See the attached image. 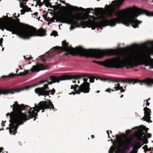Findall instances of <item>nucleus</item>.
<instances>
[{
	"label": "nucleus",
	"mask_w": 153,
	"mask_h": 153,
	"mask_svg": "<svg viewBox=\"0 0 153 153\" xmlns=\"http://www.w3.org/2000/svg\"><path fill=\"white\" fill-rule=\"evenodd\" d=\"M62 47L56 46L53 47L51 50L59 53L65 51L73 54H78L81 56L96 58L103 56L105 54H112L115 52V51L113 50L97 51L92 49H86L81 46L76 47L75 49L71 45L69 46V43L66 42L65 40L62 41Z\"/></svg>",
	"instance_id": "f257e3e1"
},
{
	"label": "nucleus",
	"mask_w": 153,
	"mask_h": 153,
	"mask_svg": "<svg viewBox=\"0 0 153 153\" xmlns=\"http://www.w3.org/2000/svg\"><path fill=\"white\" fill-rule=\"evenodd\" d=\"M0 29L3 31L4 29L10 32L12 34H16L24 39H29L30 37L44 36L46 35V30L41 28L37 30L32 26H30L26 28H20L17 27L15 23H12L7 20H3L0 25Z\"/></svg>",
	"instance_id": "f03ea898"
},
{
	"label": "nucleus",
	"mask_w": 153,
	"mask_h": 153,
	"mask_svg": "<svg viewBox=\"0 0 153 153\" xmlns=\"http://www.w3.org/2000/svg\"><path fill=\"white\" fill-rule=\"evenodd\" d=\"M138 16H139V14L137 15L135 14L127 16L124 13L118 11L115 15V16H117V18H113L110 20L106 19L98 22H95V24L97 27L102 29V27L106 26H113L117 23H122L127 26H129L131 24L132 27L135 28L138 27L139 24L142 22L136 19Z\"/></svg>",
	"instance_id": "7ed1b4c3"
},
{
	"label": "nucleus",
	"mask_w": 153,
	"mask_h": 153,
	"mask_svg": "<svg viewBox=\"0 0 153 153\" xmlns=\"http://www.w3.org/2000/svg\"><path fill=\"white\" fill-rule=\"evenodd\" d=\"M10 107L13 108V110L16 112L13 117H11V119L12 120H11L12 123L10 124V126H13L15 123L21 125L27 120L34 118L35 108H33V110L31 111L32 108L30 106L25 105L23 104L19 105L17 101L14 102V104L10 105Z\"/></svg>",
	"instance_id": "20e7f679"
},
{
	"label": "nucleus",
	"mask_w": 153,
	"mask_h": 153,
	"mask_svg": "<svg viewBox=\"0 0 153 153\" xmlns=\"http://www.w3.org/2000/svg\"><path fill=\"white\" fill-rule=\"evenodd\" d=\"M59 21L62 23H66L71 25V30H72L76 27H79L83 23L87 26L90 27L92 25V21L88 19L87 17H83L80 15H68L66 14L62 15L59 17Z\"/></svg>",
	"instance_id": "39448f33"
},
{
	"label": "nucleus",
	"mask_w": 153,
	"mask_h": 153,
	"mask_svg": "<svg viewBox=\"0 0 153 153\" xmlns=\"http://www.w3.org/2000/svg\"><path fill=\"white\" fill-rule=\"evenodd\" d=\"M123 52L120 53V56L122 57L123 61V68L126 67L127 69L132 68L134 66L138 65H145V66L150 65L153 63V59L151 57H148V59L141 61H133V58L131 55L125 51L124 48H122Z\"/></svg>",
	"instance_id": "423d86ee"
},
{
	"label": "nucleus",
	"mask_w": 153,
	"mask_h": 153,
	"mask_svg": "<svg viewBox=\"0 0 153 153\" xmlns=\"http://www.w3.org/2000/svg\"><path fill=\"white\" fill-rule=\"evenodd\" d=\"M98 51L100 50H96ZM122 50V49H121ZM107 50H100V51H106ZM109 50H113L115 51V52L114 53L111 54H105L103 56L100 57V58L103 57L106 55H116L119 56L117 57L113 58L111 59H106L104 61L98 62L95 60L93 61L94 63H96L98 64L104 66L105 67L108 68H115L117 69L119 68H123V60L121 59L120 58L122 57L120 56V53L123 52V51L121 50V51L119 52L118 51L116 50L110 49Z\"/></svg>",
	"instance_id": "0eeeda50"
},
{
	"label": "nucleus",
	"mask_w": 153,
	"mask_h": 153,
	"mask_svg": "<svg viewBox=\"0 0 153 153\" xmlns=\"http://www.w3.org/2000/svg\"><path fill=\"white\" fill-rule=\"evenodd\" d=\"M51 76L58 78L60 77V76L56 77L55 76H49L48 78H47V79L41 80L39 82L38 84L30 86L31 87H33L36 85L45 84L43 87H39L35 89V92L38 96H44L45 97L47 96H49V94L47 90V89H49L48 85H51L53 83H55V82H53L56 81L55 80H54L51 77Z\"/></svg>",
	"instance_id": "6e6552de"
},
{
	"label": "nucleus",
	"mask_w": 153,
	"mask_h": 153,
	"mask_svg": "<svg viewBox=\"0 0 153 153\" xmlns=\"http://www.w3.org/2000/svg\"><path fill=\"white\" fill-rule=\"evenodd\" d=\"M45 69V66L42 64H38L36 65H34L32 68L30 70H25L24 72H20L19 74H14L11 73L8 76L3 75L0 78V81L2 82L4 80L10 79L13 78L16 76H23L28 74H30L35 71L38 72L42 70Z\"/></svg>",
	"instance_id": "1a4fd4ad"
},
{
	"label": "nucleus",
	"mask_w": 153,
	"mask_h": 153,
	"mask_svg": "<svg viewBox=\"0 0 153 153\" xmlns=\"http://www.w3.org/2000/svg\"><path fill=\"white\" fill-rule=\"evenodd\" d=\"M113 82H118L123 83H128L129 84L132 83L134 84L135 83H140L141 85L143 84H146L148 85H151L153 84V79L147 78L142 80L138 79H128L125 78H114L111 79Z\"/></svg>",
	"instance_id": "9d476101"
},
{
	"label": "nucleus",
	"mask_w": 153,
	"mask_h": 153,
	"mask_svg": "<svg viewBox=\"0 0 153 153\" xmlns=\"http://www.w3.org/2000/svg\"><path fill=\"white\" fill-rule=\"evenodd\" d=\"M53 79L55 80L56 81L53 82H59L60 81L63 80L67 79H74V80H77L80 79L82 77H84L83 79V81L86 84H90L89 82H87L88 79L90 78V76L88 75L83 74L82 76L79 75H63L60 76L58 78L55 77L51 76V77Z\"/></svg>",
	"instance_id": "9b49d317"
},
{
	"label": "nucleus",
	"mask_w": 153,
	"mask_h": 153,
	"mask_svg": "<svg viewBox=\"0 0 153 153\" xmlns=\"http://www.w3.org/2000/svg\"><path fill=\"white\" fill-rule=\"evenodd\" d=\"M133 58V61H143L148 59V57H151V55H153V51L149 52L146 54L143 52H138L134 54H131Z\"/></svg>",
	"instance_id": "f8f14e48"
},
{
	"label": "nucleus",
	"mask_w": 153,
	"mask_h": 153,
	"mask_svg": "<svg viewBox=\"0 0 153 153\" xmlns=\"http://www.w3.org/2000/svg\"><path fill=\"white\" fill-rule=\"evenodd\" d=\"M13 112L11 113L10 114L8 113L6 115V116H10V123L9 125L10 127L7 128V129H9V132H10V134L14 135L16 133H17V130L18 127L19 126V125H18V123H15L13 124V126L10 125V124L11 123H12V121H11V120H12V119H11V117H13L16 113L15 112H14L13 110Z\"/></svg>",
	"instance_id": "ddd939ff"
},
{
	"label": "nucleus",
	"mask_w": 153,
	"mask_h": 153,
	"mask_svg": "<svg viewBox=\"0 0 153 153\" xmlns=\"http://www.w3.org/2000/svg\"><path fill=\"white\" fill-rule=\"evenodd\" d=\"M46 103L47 102H44V101H43L40 102L38 105H37L36 104H35V107L34 108H35L36 109L34 110L35 114L34 116V118H35L34 120H35V118L38 116L37 113L39 112L40 110H44L49 108V106L46 104Z\"/></svg>",
	"instance_id": "4468645a"
},
{
	"label": "nucleus",
	"mask_w": 153,
	"mask_h": 153,
	"mask_svg": "<svg viewBox=\"0 0 153 153\" xmlns=\"http://www.w3.org/2000/svg\"><path fill=\"white\" fill-rule=\"evenodd\" d=\"M90 84H86L85 83H83L79 86L78 90L76 94H80L81 92L85 93H88L90 90Z\"/></svg>",
	"instance_id": "2eb2a0df"
},
{
	"label": "nucleus",
	"mask_w": 153,
	"mask_h": 153,
	"mask_svg": "<svg viewBox=\"0 0 153 153\" xmlns=\"http://www.w3.org/2000/svg\"><path fill=\"white\" fill-rule=\"evenodd\" d=\"M143 110L144 111V116L142 118V120H144L149 123H152V121L150 120L151 117L150 116L151 112L150 109L146 107L144 108Z\"/></svg>",
	"instance_id": "dca6fc26"
},
{
	"label": "nucleus",
	"mask_w": 153,
	"mask_h": 153,
	"mask_svg": "<svg viewBox=\"0 0 153 153\" xmlns=\"http://www.w3.org/2000/svg\"><path fill=\"white\" fill-rule=\"evenodd\" d=\"M7 18L9 19V21L7 20L8 21L11 22L12 23H15L17 27H19V26L21 27H23L25 26L24 24H23L19 22L20 19H17L16 20H14L13 19L12 17H8ZM21 28H22L21 27Z\"/></svg>",
	"instance_id": "f3484780"
},
{
	"label": "nucleus",
	"mask_w": 153,
	"mask_h": 153,
	"mask_svg": "<svg viewBox=\"0 0 153 153\" xmlns=\"http://www.w3.org/2000/svg\"><path fill=\"white\" fill-rule=\"evenodd\" d=\"M17 91H18L16 89L11 90H5L2 89L0 88V95L1 94L4 95L10 93H11V94H13L15 92Z\"/></svg>",
	"instance_id": "a211bd4d"
},
{
	"label": "nucleus",
	"mask_w": 153,
	"mask_h": 153,
	"mask_svg": "<svg viewBox=\"0 0 153 153\" xmlns=\"http://www.w3.org/2000/svg\"><path fill=\"white\" fill-rule=\"evenodd\" d=\"M138 12L140 14H144L148 16H153V12H151L146 10L140 9Z\"/></svg>",
	"instance_id": "6ab92c4d"
},
{
	"label": "nucleus",
	"mask_w": 153,
	"mask_h": 153,
	"mask_svg": "<svg viewBox=\"0 0 153 153\" xmlns=\"http://www.w3.org/2000/svg\"><path fill=\"white\" fill-rule=\"evenodd\" d=\"M115 87L113 88L114 89V91H117L120 90V92L121 93L124 92L125 91V90L123 88L122 86H120V85L119 83H117V84L115 85Z\"/></svg>",
	"instance_id": "aec40b11"
},
{
	"label": "nucleus",
	"mask_w": 153,
	"mask_h": 153,
	"mask_svg": "<svg viewBox=\"0 0 153 153\" xmlns=\"http://www.w3.org/2000/svg\"><path fill=\"white\" fill-rule=\"evenodd\" d=\"M59 1L61 3L63 4H65L66 5H67L68 6H69V8L71 10V11L73 10L74 11L76 10V9H77L78 8L77 7L73 6L72 5H70L69 4L65 3V2L64 1L60 0Z\"/></svg>",
	"instance_id": "412c9836"
},
{
	"label": "nucleus",
	"mask_w": 153,
	"mask_h": 153,
	"mask_svg": "<svg viewBox=\"0 0 153 153\" xmlns=\"http://www.w3.org/2000/svg\"><path fill=\"white\" fill-rule=\"evenodd\" d=\"M79 85L76 84L74 85H71V88L73 89L74 92H72L70 94H73L74 95L75 94H76V93L78 90Z\"/></svg>",
	"instance_id": "4be33fe9"
},
{
	"label": "nucleus",
	"mask_w": 153,
	"mask_h": 153,
	"mask_svg": "<svg viewBox=\"0 0 153 153\" xmlns=\"http://www.w3.org/2000/svg\"><path fill=\"white\" fill-rule=\"evenodd\" d=\"M149 129L148 128H146L144 126H143V127L141 128V130L142 131H146V133H147V135H146L147 138H150L152 136L151 134L148 133L147 132V131Z\"/></svg>",
	"instance_id": "5701e85b"
},
{
	"label": "nucleus",
	"mask_w": 153,
	"mask_h": 153,
	"mask_svg": "<svg viewBox=\"0 0 153 153\" xmlns=\"http://www.w3.org/2000/svg\"><path fill=\"white\" fill-rule=\"evenodd\" d=\"M143 126L142 125L140 127V130L141 131V132L140 134V137L139 138V140H140L142 141L143 138L142 137H143V136L144 135L146 136V135L144 134V133L143 132V131H142L141 130V128L143 127Z\"/></svg>",
	"instance_id": "b1692460"
},
{
	"label": "nucleus",
	"mask_w": 153,
	"mask_h": 153,
	"mask_svg": "<svg viewBox=\"0 0 153 153\" xmlns=\"http://www.w3.org/2000/svg\"><path fill=\"white\" fill-rule=\"evenodd\" d=\"M125 0H115L114 2H115L117 6H120L122 5Z\"/></svg>",
	"instance_id": "393cba45"
},
{
	"label": "nucleus",
	"mask_w": 153,
	"mask_h": 153,
	"mask_svg": "<svg viewBox=\"0 0 153 153\" xmlns=\"http://www.w3.org/2000/svg\"><path fill=\"white\" fill-rule=\"evenodd\" d=\"M44 102H47L46 104L47 105H48L49 106V108L48 109L50 108L52 109H54V107L53 105V104L52 102H48L47 101H44Z\"/></svg>",
	"instance_id": "a878e982"
},
{
	"label": "nucleus",
	"mask_w": 153,
	"mask_h": 153,
	"mask_svg": "<svg viewBox=\"0 0 153 153\" xmlns=\"http://www.w3.org/2000/svg\"><path fill=\"white\" fill-rule=\"evenodd\" d=\"M47 92L49 94V96L50 95V93L51 95H53L54 94L55 92V90L54 88H53L52 90H49V89H47Z\"/></svg>",
	"instance_id": "bb28decb"
},
{
	"label": "nucleus",
	"mask_w": 153,
	"mask_h": 153,
	"mask_svg": "<svg viewBox=\"0 0 153 153\" xmlns=\"http://www.w3.org/2000/svg\"><path fill=\"white\" fill-rule=\"evenodd\" d=\"M115 149L114 146H112L109 150V153H114L115 151Z\"/></svg>",
	"instance_id": "cd10ccee"
},
{
	"label": "nucleus",
	"mask_w": 153,
	"mask_h": 153,
	"mask_svg": "<svg viewBox=\"0 0 153 153\" xmlns=\"http://www.w3.org/2000/svg\"><path fill=\"white\" fill-rule=\"evenodd\" d=\"M44 4H45V6L51 8V3L49 1L48 2H46V3H44Z\"/></svg>",
	"instance_id": "c85d7f7f"
},
{
	"label": "nucleus",
	"mask_w": 153,
	"mask_h": 153,
	"mask_svg": "<svg viewBox=\"0 0 153 153\" xmlns=\"http://www.w3.org/2000/svg\"><path fill=\"white\" fill-rule=\"evenodd\" d=\"M51 35L54 36H58L57 32L55 30H53L52 31Z\"/></svg>",
	"instance_id": "c756f323"
},
{
	"label": "nucleus",
	"mask_w": 153,
	"mask_h": 153,
	"mask_svg": "<svg viewBox=\"0 0 153 153\" xmlns=\"http://www.w3.org/2000/svg\"><path fill=\"white\" fill-rule=\"evenodd\" d=\"M108 16L111 17H113V13L112 11H110L108 13Z\"/></svg>",
	"instance_id": "7c9ffc66"
},
{
	"label": "nucleus",
	"mask_w": 153,
	"mask_h": 153,
	"mask_svg": "<svg viewBox=\"0 0 153 153\" xmlns=\"http://www.w3.org/2000/svg\"><path fill=\"white\" fill-rule=\"evenodd\" d=\"M137 151L136 148L134 146L133 147V149L130 153H137Z\"/></svg>",
	"instance_id": "2f4dec72"
},
{
	"label": "nucleus",
	"mask_w": 153,
	"mask_h": 153,
	"mask_svg": "<svg viewBox=\"0 0 153 153\" xmlns=\"http://www.w3.org/2000/svg\"><path fill=\"white\" fill-rule=\"evenodd\" d=\"M89 78L90 79V82L93 83L94 82L95 77H94V76L91 77L90 76V78Z\"/></svg>",
	"instance_id": "473e14b6"
},
{
	"label": "nucleus",
	"mask_w": 153,
	"mask_h": 153,
	"mask_svg": "<svg viewBox=\"0 0 153 153\" xmlns=\"http://www.w3.org/2000/svg\"><path fill=\"white\" fill-rule=\"evenodd\" d=\"M143 148L145 149L144 151L145 152H146V151H147V150L148 149V146L147 145H145L143 147Z\"/></svg>",
	"instance_id": "72a5a7b5"
},
{
	"label": "nucleus",
	"mask_w": 153,
	"mask_h": 153,
	"mask_svg": "<svg viewBox=\"0 0 153 153\" xmlns=\"http://www.w3.org/2000/svg\"><path fill=\"white\" fill-rule=\"evenodd\" d=\"M134 145L133 144H132V143H131V141H128L127 142V144H126V147H127L128 146V145Z\"/></svg>",
	"instance_id": "f704fd0d"
},
{
	"label": "nucleus",
	"mask_w": 153,
	"mask_h": 153,
	"mask_svg": "<svg viewBox=\"0 0 153 153\" xmlns=\"http://www.w3.org/2000/svg\"><path fill=\"white\" fill-rule=\"evenodd\" d=\"M25 7L26 8V9H25L26 11L28 12L31 10V8H28L27 6L25 5Z\"/></svg>",
	"instance_id": "c9c22d12"
},
{
	"label": "nucleus",
	"mask_w": 153,
	"mask_h": 153,
	"mask_svg": "<svg viewBox=\"0 0 153 153\" xmlns=\"http://www.w3.org/2000/svg\"><path fill=\"white\" fill-rule=\"evenodd\" d=\"M24 59H25L28 61L30 60L32 58V57H29L28 58H26L25 56H24Z\"/></svg>",
	"instance_id": "e433bc0d"
},
{
	"label": "nucleus",
	"mask_w": 153,
	"mask_h": 153,
	"mask_svg": "<svg viewBox=\"0 0 153 153\" xmlns=\"http://www.w3.org/2000/svg\"><path fill=\"white\" fill-rule=\"evenodd\" d=\"M37 5H39V6H42L44 4V3H42L41 2H39L37 3V4H36Z\"/></svg>",
	"instance_id": "4c0bfd02"
},
{
	"label": "nucleus",
	"mask_w": 153,
	"mask_h": 153,
	"mask_svg": "<svg viewBox=\"0 0 153 153\" xmlns=\"http://www.w3.org/2000/svg\"><path fill=\"white\" fill-rule=\"evenodd\" d=\"M3 38H1L0 39V46H1V47H2V44L3 43Z\"/></svg>",
	"instance_id": "58836bf2"
},
{
	"label": "nucleus",
	"mask_w": 153,
	"mask_h": 153,
	"mask_svg": "<svg viewBox=\"0 0 153 153\" xmlns=\"http://www.w3.org/2000/svg\"><path fill=\"white\" fill-rule=\"evenodd\" d=\"M116 138L117 140H119L120 139V137L117 134L116 135Z\"/></svg>",
	"instance_id": "ea45409f"
},
{
	"label": "nucleus",
	"mask_w": 153,
	"mask_h": 153,
	"mask_svg": "<svg viewBox=\"0 0 153 153\" xmlns=\"http://www.w3.org/2000/svg\"><path fill=\"white\" fill-rule=\"evenodd\" d=\"M87 10H88V13H90L91 12V11H90L91 10L93 11L94 10L92 8H88L87 9Z\"/></svg>",
	"instance_id": "a19ab883"
},
{
	"label": "nucleus",
	"mask_w": 153,
	"mask_h": 153,
	"mask_svg": "<svg viewBox=\"0 0 153 153\" xmlns=\"http://www.w3.org/2000/svg\"><path fill=\"white\" fill-rule=\"evenodd\" d=\"M131 132V131L129 130H128L126 131V132L127 134H129Z\"/></svg>",
	"instance_id": "79ce46f5"
},
{
	"label": "nucleus",
	"mask_w": 153,
	"mask_h": 153,
	"mask_svg": "<svg viewBox=\"0 0 153 153\" xmlns=\"http://www.w3.org/2000/svg\"><path fill=\"white\" fill-rule=\"evenodd\" d=\"M3 20H7L6 19H3L2 18H0V25L2 21Z\"/></svg>",
	"instance_id": "37998d69"
},
{
	"label": "nucleus",
	"mask_w": 153,
	"mask_h": 153,
	"mask_svg": "<svg viewBox=\"0 0 153 153\" xmlns=\"http://www.w3.org/2000/svg\"><path fill=\"white\" fill-rule=\"evenodd\" d=\"M146 101V100H144V101ZM146 106H149L150 104V103L148 102V100H146Z\"/></svg>",
	"instance_id": "c03bdc74"
},
{
	"label": "nucleus",
	"mask_w": 153,
	"mask_h": 153,
	"mask_svg": "<svg viewBox=\"0 0 153 153\" xmlns=\"http://www.w3.org/2000/svg\"><path fill=\"white\" fill-rule=\"evenodd\" d=\"M111 89L108 88V89H107L105 91L106 92H111Z\"/></svg>",
	"instance_id": "a18cd8bd"
},
{
	"label": "nucleus",
	"mask_w": 153,
	"mask_h": 153,
	"mask_svg": "<svg viewBox=\"0 0 153 153\" xmlns=\"http://www.w3.org/2000/svg\"><path fill=\"white\" fill-rule=\"evenodd\" d=\"M144 143L145 144L147 143H148V141L146 139H145L144 140Z\"/></svg>",
	"instance_id": "49530a36"
},
{
	"label": "nucleus",
	"mask_w": 153,
	"mask_h": 153,
	"mask_svg": "<svg viewBox=\"0 0 153 153\" xmlns=\"http://www.w3.org/2000/svg\"><path fill=\"white\" fill-rule=\"evenodd\" d=\"M21 14H24L25 12L23 10H21Z\"/></svg>",
	"instance_id": "de8ad7c7"
},
{
	"label": "nucleus",
	"mask_w": 153,
	"mask_h": 153,
	"mask_svg": "<svg viewBox=\"0 0 153 153\" xmlns=\"http://www.w3.org/2000/svg\"><path fill=\"white\" fill-rule=\"evenodd\" d=\"M111 141L113 143L114 145H116V143L112 139L111 140Z\"/></svg>",
	"instance_id": "09e8293b"
},
{
	"label": "nucleus",
	"mask_w": 153,
	"mask_h": 153,
	"mask_svg": "<svg viewBox=\"0 0 153 153\" xmlns=\"http://www.w3.org/2000/svg\"><path fill=\"white\" fill-rule=\"evenodd\" d=\"M49 1V0H44L43 3H46V2H48Z\"/></svg>",
	"instance_id": "8fccbe9b"
},
{
	"label": "nucleus",
	"mask_w": 153,
	"mask_h": 153,
	"mask_svg": "<svg viewBox=\"0 0 153 153\" xmlns=\"http://www.w3.org/2000/svg\"><path fill=\"white\" fill-rule=\"evenodd\" d=\"M38 14V12H35L34 14L33 15H35L36 16H37V15Z\"/></svg>",
	"instance_id": "3c124183"
},
{
	"label": "nucleus",
	"mask_w": 153,
	"mask_h": 153,
	"mask_svg": "<svg viewBox=\"0 0 153 153\" xmlns=\"http://www.w3.org/2000/svg\"><path fill=\"white\" fill-rule=\"evenodd\" d=\"M4 150V149L3 148L0 147V153H1V151H2V150Z\"/></svg>",
	"instance_id": "603ef678"
},
{
	"label": "nucleus",
	"mask_w": 153,
	"mask_h": 153,
	"mask_svg": "<svg viewBox=\"0 0 153 153\" xmlns=\"http://www.w3.org/2000/svg\"><path fill=\"white\" fill-rule=\"evenodd\" d=\"M99 9V8H95V10L96 11H99V10L98 9Z\"/></svg>",
	"instance_id": "864d4df0"
},
{
	"label": "nucleus",
	"mask_w": 153,
	"mask_h": 153,
	"mask_svg": "<svg viewBox=\"0 0 153 153\" xmlns=\"http://www.w3.org/2000/svg\"><path fill=\"white\" fill-rule=\"evenodd\" d=\"M40 1H41V0H37L36 2V3L37 4L39 2H40Z\"/></svg>",
	"instance_id": "5fc2aeb1"
},
{
	"label": "nucleus",
	"mask_w": 153,
	"mask_h": 153,
	"mask_svg": "<svg viewBox=\"0 0 153 153\" xmlns=\"http://www.w3.org/2000/svg\"><path fill=\"white\" fill-rule=\"evenodd\" d=\"M43 16L44 18H45L46 17V15H45L44 14L43 15Z\"/></svg>",
	"instance_id": "6e6d98bb"
},
{
	"label": "nucleus",
	"mask_w": 153,
	"mask_h": 153,
	"mask_svg": "<svg viewBox=\"0 0 153 153\" xmlns=\"http://www.w3.org/2000/svg\"><path fill=\"white\" fill-rule=\"evenodd\" d=\"M109 131L108 130L107 131V133L108 134V135H109Z\"/></svg>",
	"instance_id": "4d7b16f0"
},
{
	"label": "nucleus",
	"mask_w": 153,
	"mask_h": 153,
	"mask_svg": "<svg viewBox=\"0 0 153 153\" xmlns=\"http://www.w3.org/2000/svg\"><path fill=\"white\" fill-rule=\"evenodd\" d=\"M91 137L92 139L94 138V135H92Z\"/></svg>",
	"instance_id": "13d9d810"
},
{
	"label": "nucleus",
	"mask_w": 153,
	"mask_h": 153,
	"mask_svg": "<svg viewBox=\"0 0 153 153\" xmlns=\"http://www.w3.org/2000/svg\"><path fill=\"white\" fill-rule=\"evenodd\" d=\"M94 77H95V79H96L97 80L98 79H99V78L97 77H95V76H94Z\"/></svg>",
	"instance_id": "bf43d9fd"
},
{
	"label": "nucleus",
	"mask_w": 153,
	"mask_h": 153,
	"mask_svg": "<svg viewBox=\"0 0 153 153\" xmlns=\"http://www.w3.org/2000/svg\"><path fill=\"white\" fill-rule=\"evenodd\" d=\"M58 5L59 7H60V6H61L62 5H61V4H59Z\"/></svg>",
	"instance_id": "052dcab7"
},
{
	"label": "nucleus",
	"mask_w": 153,
	"mask_h": 153,
	"mask_svg": "<svg viewBox=\"0 0 153 153\" xmlns=\"http://www.w3.org/2000/svg\"><path fill=\"white\" fill-rule=\"evenodd\" d=\"M123 96H123V94H122V95L120 96V97L121 98H122V97H123Z\"/></svg>",
	"instance_id": "680f3d73"
},
{
	"label": "nucleus",
	"mask_w": 153,
	"mask_h": 153,
	"mask_svg": "<svg viewBox=\"0 0 153 153\" xmlns=\"http://www.w3.org/2000/svg\"><path fill=\"white\" fill-rule=\"evenodd\" d=\"M19 70V69H17L16 70V73H17L18 72V71Z\"/></svg>",
	"instance_id": "e2e57ef3"
},
{
	"label": "nucleus",
	"mask_w": 153,
	"mask_h": 153,
	"mask_svg": "<svg viewBox=\"0 0 153 153\" xmlns=\"http://www.w3.org/2000/svg\"><path fill=\"white\" fill-rule=\"evenodd\" d=\"M73 82L74 83H76V81L75 80H73Z\"/></svg>",
	"instance_id": "0e129e2a"
},
{
	"label": "nucleus",
	"mask_w": 153,
	"mask_h": 153,
	"mask_svg": "<svg viewBox=\"0 0 153 153\" xmlns=\"http://www.w3.org/2000/svg\"><path fill=\"white\" fill-rule=\"evenodd\" d=\"M100 92V91H97L96 92L97 93H99Z\"/></svg>",
	"instance_id": "69168bd1"
},
{
	"label": "nucleus",
	"mask_w": 153,
	"mask_h": 153,
	"mask_svg": "<svg viewBox=\"0 0 153 153\" xmlns=\"http://www.w3.org/2000/svg\"><path fill=\"white\" fill-rule=\"evenodd\" d=\"M15 18V19H17V16H16L15 17V18Z\"/></svg>",
	"instance_id": "338daca9"
},
{
	"label": "nucleus",
	"mask_w": 153,
	"mask_h": 153,
	"mask_svg": "<svg viewBox=\"0 0 153 153\" xmlns=\"http://www.w3.org/2000/svg\"><path fill=\"white\" fill-rule=\"evenodd\" d=\"M111 91H114V90L113 89H111Z\"/></svg>",
	"instance_id": "774afa93"
}]
</instances>
